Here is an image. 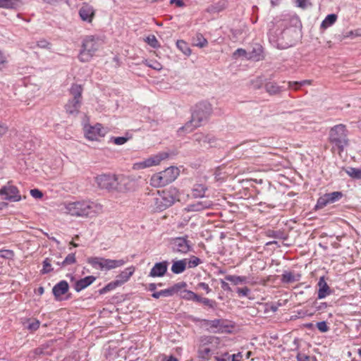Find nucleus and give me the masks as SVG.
Listing matches in <instances>:
<instances>
[{"label":"nucleus","instance_id":"27","mask_svg":"<svg viewBox=\"0 0 361 361\" xmlns=\"http://www.w3.org/2000/svg\"><path fill=\"white\" fill-rule=\"evenodd\" d=\"M248 60L259 61L264 59L263 48L259 44H255L251 51L248 52Z\"/></svg>","mask_w":361,"mask_h":361},{"label":"nucleus","instance_id":"43","mask_svg":"<svg viewBox=\"0 0 361 361\" xmlns=\"http://www.w3.org/2000/svg\"><path fill=\"white\" fill-rule=\"evenodd\" d=\"M143 63L147 66L156 71H160L162 69V65L157 61L145 60V61H143Z\"/></svg>","mask_w":361,"mask_h":361},{"label":"nucleus","instance_id":"14","mask_svg":"<svg viewBox=\"0 0 361 361\" xmlns=\"http://www.w3.org/2000/svg\"><path fill=\"white\" fill-rule=\"evenodd\" d=\"M116 180L114 190L127 192L133 189V180L124 175H116Z\"/></svg>","mask_w":361,"mask_h":361},{"label":"nucleus","instance_id":"30","mask_svg":"<svg viewBox=\"0 0 361 361\" xmlns=\"http://www.w3.org/2000/svg\"><path fill=\"white\" fill-rule=\"evenodd\" d=\"M178 293L180 298L187 300L196 302L197 299H198V295L191 290H185V288L180 289Z\"/></svg>","mask_w":361,"mask_h":361},{"label":"nucleus","instance_id":"32","mask_svg":"<svg viewBox=\"0 0 361 361\" xmlns=\"http://www.w3.org/2000/svg\"><path fill=\"white\" fill-rule=\"evenodd\" d=\"M176 44V47L186 56H189L191 54L192 50L185 41L178 39Z\"/></svg>","mask_w":361,"mask_h":361},{"label":"nucleus","instance_id":"20","mask_svg":"<svg viewBox=\"0 0 361 361\" xmlns=\"http://www.w3.org/2000/svg\"><path fill=\"white\" fill-rule=\"evenodd\" d=\"M69 288L68 283L66 281H61L56 283L52 289L53 294L57 300L62 299V295L66 294Z\"/></svg>","mask_w":361,"mask_h":361},{"label":"nucleus","instance_id":"4","mask_svg":"<svg viewBox=\"0 0 361 361\" xmlns=\"http://www.w3.org/2000/svg\"><path fill=\"white\" fill-rule=\"evenodd\" d=\"M102 44V40L94 35H86L81 42V49L78 59L81 62L90 61L99 51Z\"/></svg>","mask_w":361,"mask_h":361},{"label":"nucleus","instance_id":"49","mask_svg":"<svg viewBox=\"0 0 361 361\" xmlns=\"http://www.w3.org/2000/svg\"><path fill=\"white\" fill-rule=\"evenodd\" d=\"M129 137H112L111 140L116 145H122L125 144L128 140Z\"/></svg>","mask_w":361,"mask_h":361},{"label":"nucleus","instance_id":"13","mask_svg":"<svg viewBox=\"0 0 361 361\" xmlns=\"http://www.w3.org/2000/svg\"><path fill=\"white\" fill-rule=\"evenodd\" d=\"M0 196L5 200L18 202L21 200L19 190L17 187L8 184L0 189Z\"/></svg>","mask_w":361,"mask_h":361},{"label":"nucleus","instance_id":"26","mask_svg":"<svg viewBox=\"0 0 361 361\" xmlns=\"http://www.w3.org/2000/svg\"><path fill=\"white\" fill-rule=\"evenodd\" d=\"M212 206V203L209 200L197 201L193 204L188 205L187 210L188 212H199L206 209H209Z\"/></svg>","mask_w":361,"mask_h":361},{"label":"nucleus","instance_id":"29","mask_svg":"<svg viewBox=\"0 0 361 361\" xmlns=\"http://www.w3.org/2000/svg\"><path fill=\"white\" fill-rule=\"evenodd\" d=\"M186 268V259H181L174 262L171 267V271L178 274L183 273Z\"/></svg>","mask_w":361,"mask_h":361},{"label":"nucleus","instance_id":"3","mask_svg":"<svg viewBox=\"0 0 361 361\" xmlns=\"http://www.w3.org/2000/svg\"><path fill=\"white\" fill-rule=\"evenodd\" d=\"M212 112V105L207 102H202L195 105L192 113L191 120L182 128L186 131H191L194 128L201 125Z\"/></svg>","mask_w":361,"mask_h":361},{"label":"nucleus","instance_id":"11","mask_svg":"<svg viewBox=\"0 0 361 361\" xmlns=\"http://www.w3.org/2000/svg\"><path fill=\"white\" fill-rule=\"evenodd\" d=\"M170 245L174 252L181 254L189 252L192 247V245L191 242L188 240L187 236L172 238L170 241Z\"/></svg>","mask_w":361,"mask_h":361},{"label":"nucleus","instance_id":"45","mask_svg":"<svg viewBox=\"0 0 361 361\" xmlns=\"http://www.w3.org/2000/svg\"><path fill=\"white\" fill-rule=\"evenodd\" d=\"M121 286L119 283L115 279L114 281L109 283L106 286H105L102 290L101 293H106L108 291L112 290L116 288Z\"/></svg>","mask_w":361,"mask_h":361},{"label":"nucleus","instance_id":"23","mask_svg":"<svg viewBox=\"0 0 361 361\" xmlns=\"http://www.w3.org/2000/svg\"><path fill=\"white\" fill-rule=\"evenodd\" d=\"M81 106V100L77 99H71L65 105V109L67 114L70 115H77L79 113Z\"/></svg>","mask_w":361,"mask_h":361},{"label":"nucleus","instance_id":"47","mask_svg":"<svg viewBox=\"0 0 361 361\" xmlns=\"http://www.w3.org/2000/svg\"><path fill=\"white\" fill-rule=\"evenodd\" d=\"M196 302H202L203 303L204 305H207L211 308H214V305H215V302L210 300V299H208V298H202L200 297V295H198V299H197Z\"/></svg>","mask_w":361,"mask_h":361},{"label":"nucleus","instance_id":"48","mask_svg":"<svg viewBox=\"0 0 361 361\" xmlns=\"http://www.w3.org/2000/svg\"><path fill=\"white\" fill-rule=\"evenodd\" d=\"M330 204L326 195L324 194L323 196L320 197L317 202V207L323 208L327 204Z\"/></svg>","mask_w":361,"mask_h":361},{"label":"nucleus","instance_id":"59","mask_svg":"<svg viewBox=\"0 0 361 361\" xmlns=\"http://www.w3.org/2000/svg\"><path fill=\"white\" fill-rule=\"evenodd\" d=\"M30 195L35 199H40L42 197V192L38 189H32L30 190Z\"/></svg>","mask_w":361,"mask_h":361},{"label":"nucleus","instance_id":"25","mask_svg":"<svg viewBox=\"0 0 361 361\" xmlns=\"http://www.w3.org/2000/svg\"><path fill=\"white\" fill-rule=\"evenodd\" d=\"M194 140L201 145L207 147V145L211 146L214 142L215 138L211 135H205L202 133H198L194 135Z\"/></svg>","mask_w":361,"mask_h":361},{"label":"nucleus","instance_id":"52","mask_svg":"<svg viewBox=\"0 0 361 361\" xmlns=\"http://www.w3.org/2000/svg\"><path fill=\"white\" fill-rule=\"evenodd\" d=\"M14 256V253L11 250H0V257L5 259H11Z\"/></svg>","mask_w":361,"mask_h":361},{"label":"nucleus","instance_id":"10","mask_svg":"<svg viewBox=\"0 0 361 361\" xmlns=\"http://www.w3.org/2000/svg\"><path fill=\"white\" fill-rule=\"evenodd\" d=\"M201 345L198 350L199 356L202 358H206L210 353L218 348L220 343V338L216 336H202L200 338Z\"/></svg>","mask_w":361,"mask_h":361},{"label":"nucleus","instance_id":"17","mask_svg":"<svg viewBox=\"0 0 361 361\" xmlns=\"http://www.w3.org/2000/svg\"><path fill=\"white\" fill-rule=\"evenodd\" d=\"M186 286H187V284L185 282H180V283H176L175 285H173V286H171L169 288L157 291V292H154L152 294V296L156 299L159 298L160 297H170V296L173 295L176 293H178L180 289L184 288Z\"/></svg>","mask_w":361,"mask_h":361},{"label":"nucleus","instance_id":"33","mask_svg":"<svg viewBox=\"0 0 361 361\" xmlns=\"http://www.w3.org/2000/svg\"><path fill=\"white\" fill-rule=\"evenodd\" d=\"M337 20V16L334 13L329 14L321 23V28L325 30L333 25Z\"/></svg>","mask_w":361,"mask_h":361},{"label":"nucleus","instance_id":"34","mask_svg":"<svg viewBox=\"0 0 361 361\" xmlns=\"http://www.w3.org/2000/svg\"><path fill=\"white\" fill-rule=\"evenodd\" d=\"M265 89L267 92L269 94H276L282 91V87L279 86L276 82H269L265 85Z\"/></svg>","mask_w":361,"mask_h":361},{"label":"nucleus","instance_id":"16","mask_svg":"<svg viewBox=\"0 0 361 361\" xmlns=\"http://www.w3.org/2000/svg\"><path fill=\"white\" fill-rule=\"evenodd\" d=\"M78 15L83 22L91 23L95 16V9L87 3H83L78 11Z\"/></svg>","mask_w":361,"mask_h":361},{"label":"nucleus","instance_id":"58","mask_svg":"<svg viewBox=\"0 0 361 361\" xmlns=\"http://www.w3.org/2000/svg\"><path fill=\"white\" fill-rule=\"evenodd\" d=\"M7 63V58L5 54L0 51V71L4 69Z\"/></svg>","mask_w":361,"mask_h":361},{"label":"nucleus","instance_id":"37","mask_svg":"<svg viewBox=\"0 0 361 361\" xmlns=\"http://www.w3.org/2000/svg\"><path fill=\"white\" fill-rule=\"evenodd\" d=\"M294 274L291 271H284L281 276V281L283 283H290L298 281Z\"/></svg>","mask_w":361,"mask_h":361},{"label":"nucleus","instance_id":"44","mask_svg":"<svg viewBox=\"0 0 361 361\" xmlns=\"http://www.w3.org/2000/svg\"><path fill=\"white\" fill-rule=\"evenodd\" d=\"M145 42L153 48H158L160 47V44L158 42L157 37L153 35L147 37Z\"/></svg>","mask_w":361,"mask_h":361},{"label":"nucleus","instance_id":"12","mask_svg":"<svg viewBox=\"0 0 361 361\" xmlns=\"http://www.w3.org/2000/svg\"><path fill=\"white\" fill-rule=\"evenodd\" d=\"M166 157V154L160 153L159 154L152 156L145 160L133 164V169L134 170H141L153 166H157L159 165L160 162L165 159Z\"/></svg>","mask_w":361,"mask_h":361},{"label":"nucleus","instance_id":"2","mask_svg":"<svg viewBox=\"0 0 361 361\" xmlns=\"http://www.w3.org/2000/svg\"><path fill=\"white\" fill-rule=\"evenodd\" d=\"M179 192L176 188L158 190L149 199V208L152 212H160L171 207L178 200Z\"/></svg>","mask_w":361,"mask_h":361},{"label":"nucleus","instance_id":"60","mask_svg":"<svg viewBox=\"0 0 361 361\" xmlns=\"http://www.w3.org/2000/svg\"><path fill=\"white\" fill-rule=\"evenodd\" d=\"M197 288L204 290L207 293H210L212 290L209 285L204 282L199 283L197 286Z\"/></svg>","mask_w":361,"mask_h":361},{"label":"nucleus","instance_id":"31","mask_svg":"<svg viewBox=\"0 0 361 361\" xmlns=\"http://www.w3.org/2000/svg\"><path fill=\"white\" fill-rule=\"evenodd\" d=\"M225 279L234 285L243 284L248 282L247 277L244 276L227 275Z\"/></svg>","mask_w":361,"mask_h":361},{"label":"nucleus","instance_id":"39","mask_svg":"<svg viewBox=\"0 0 361 361\" xmlns=\"http://www.w3.org/2000/svg\"><path fill=\"white\" fill-rule=\"evenodd\" d=\"M345 172L349 176H350L353 178H361V169L350 167L345 170Z\"/></svg>","mask_w":361,"mask_h":361},{"label":"nucleus","instance_id":"46","mask_svg":"<svg viewBox=\"0 0 361 361\" xmlns=\"http://www.w3.org/2000/svg\"><path fill=\"white\" fill-rule=\"evenodd\" d=\"M42 264H43V267L41 271L42 274H48L53 270V269L51 267V260L49 258H46L43 261Z\"/></svg>","mask_w":361,"mask_h":361},{"label":"nucleus","instance_id":"35","mask_svg":"<svg viewBox=\"0 0 361 361\" xmlns=\"http://www.w3.org/2000/svg\"><path fill=\"white\" fill-rule=\"evenodd\" d=\"M71 94L73 95L72 99H82V87L80 85L73 84L72 85L71 90Z\"/></svg>","mask_w":361,"mask_h":361},{"label":"nucleus","instance_id":"57","mask_svg":"<svg viewBox=\"0 0 361 361\" xmlns=\"http://www.w3.org/2000/svg\"><path fill=\"white\" fill-rule=\"evenodd\" d=\"M224 356H228V358L230 357L228 353H226L224 354ZM231 361H242L243 358V353L241 352H238V353L233 354L231 355Z\"/></svg>","mask_w":361,"mask_h":361},{"label":"nucleus","instance_id":"55","mask_svg":"<svg viewBox=\"0 0 361 361\" xmlns=\"http://www.w3.org/2000/svg\"><path fill=\"white\" fill-rule=\"evenodd\" d=\"M236 292L240 297H246L250 293V290L247 287L238 288Z\"/></svg>","mask_w":361,"mask_h":361},{"label":"nucleus","instance_id":"18","mask_svg":"<svg viewBox=\"0 0 361 361\" xmlns=\"http://www.w3.org/2000/svg\"><path fill=\"white\" fill-rule=\"evenodd\" d=\"M207 325L214 332L226 333L230 332L231 326L228 325L227 322L224 319L208 320Z\"/></svg>","mask_w":361,"mask_h":361},{"label":"nucleus","instance_id":"53","mask_svg":"<svg viewBox=\"0 0 361 361\" xmlns=\"http://www.w3.org/2000/svg\"><path fill=\"white\" fill-rule=\"evenodd\" d=\"M251 85L254 89H259L263 85V78L261 77L257 78L256 79L252 80Z\"/></svg>","mask_w":361,"mask_h":361},{"label":"nucleus","instance_id":"19","mask_svg":"<svg viewBox=\"0 0 361 361\" xmlns=\"http://www.w3.org/2000/svg\"><path fill=\"white\" fill-rule=\"evenodd\" d=\"M168 265L169 263L166 261L156 263L151 269L149 273V276L155 278L164 276L167 271Z\"/></svg>","mask_w":361,"mask_h":361},{"label":"nucleus","instance_id":"21","mask_svg":"<svg viewBox=\"0 0 361 361\" xmlns=\"http://www.w3.org/2000/svg\"><path fill=\"white\" fill-rule=\"evenodd\" d=\"M135 271V267L134 266L128 267L116 276V280L120 286H122L130 280Z\"/></svg>","mask_w":361,"mask_h":361},{"label":"nucleus","instance_id":"15","mask_svg":"<svg viewBox=\"0 0 361 361\" xmlns=\"http://www.w3.org/2000/svg\"><path fill=\"white\" fill-rule=\"evenodd\" d=\"M116 180V175L102 174L96 177V183L99 188L108 190H114Z\"/></svg>","mask_w":361,"mask_h":361},{"label":"nucleus","instance_id":"56","mask_svg":"<svg viewBox=\"0 0 361 361\" xmlns=\"http://www.w3.org/2000/svg\"><path fill=\"white\" fill-rule=\"evenodd\" d=\"M317 327L319 331L322 333L327 332L329 331V326L326 322L322 321L317 323Z\"/></svg>","mask_w":361,"mask_h":361},{"label":"nucleus","instance_id":"24","mask_svg":"<svg viewBox=\"0 0 361 361\" xmlns=\"http://www.w3.org/2000/svg\"><path fill=\"white\" fill-rule=\"evenodd\" d=\"M317 285L319 286L317 293L318 299L325 298L331 293V289L326 282L324 276L319 278Z\"/></svg>","mask_w":361,"mask_h":361},{"label":"nucleus","instance_id":"36","mask_svg":"<svg viewBox=\"0 0 361 361\" xmlns=\"http://www.w3.org/2000/svg\"><path fill=\"white\" fill-rule=\"evenodd\" d=\"M76 262V258L75 253L68 254L66 258L61 263L57 262V264L61 267H66L71 264H73Z\"/></svg>","mask_w":361,"mask_h":361},{"label":"nucleus","instance_id":"1","mask_svg":"<svg viewBox=\"0 0 361 361\" xmlns=\"http://www.w3.org/2000/svg\"><path fill=\"white\" fill-rule=\"evenodd\" d=\"M62 209L73 217L93 218L103 212V205L97 202L81 200L64 202Z\"/></svg>","mask_w":361,"mask_h":361},{"label":"nucleus","instance_id":"9","mask_svg":"<svg viewBox=\"0 0 361 361\" xmlns=\"http://www.w3.org/2000/svg\"><path fill=\"white\" fill-rule=\"evenodd\" d=\"M83 130L85 138L90 141H99L108 132L107 128L101 123H85L83 126Z\"/></svg>","mask_w":361,"mask_h":361},{"label":"nucleus","instance_id":"38","mask_svg":"<svg viewBox=\"0 0 361 361\" xmlns=\"http://www.w3.org/2000/svg\"><path fill=\"white\" fill-rule=\"evenodd\" d=\"M18 0H0V8H13L18 6Z\"/></svg>","mask_w":361,"mask_h":361},{"label":"nucleus","instance_id":"7","mask_svg":"<svg viewBox=\"0 0 361 361\" xmlns=\"http://www.w3.org/2000/svg\"><path fill=\"white\" fill-rule=\"evenodd\" d=\"M87 262L94 269L101 271H109L126 264L128 259H111L99 257H92L87 259Z\"/></svg>","mask_w":361,"mask_h":361},{"label":"nucleus","instance_id":"6","mask_svg":"<svg viewBox=\"0 0 361 361\" xmlns=\"http://www.w3.org/2000/svg\"><path fill=\"white\" fill-rule=\"evenodd\" d=\"M178 168L170 166L165 170L154 174L150 178V184L156 188L163 187L175 180L179 176Z\"/></svg>","mask_w":361,"mask_h":361},{"label":"nucleus","instance_id":"61","mask_svg":"<svg viewBox=\"0 0 361 361\" xmlns=\"http://www.w3.org/2000/svg\"><path fill=\"white\" fill-rule=\"evenodd\" d=\"M296 359L297 361H310V356L304 353H299L296 356Z\"/></svg>","mask_w":361,"mask_h":361},{"label":"nucleus","instance_id":"8","mask_svg":"<svg viewBox=\"0 0 361 361\" xmlns=\"http://www.w3.org/2000/svg\"><path fill=\"white\" fill-rule=\"evenodd\" d=\"M329 141L334 147L343 151L348 144L347 134L345 126L342 124L334 126L329 132Z\"/></svg>","mask_w":361,"mask_h":361},{"label":"nucleus","instance_id":"22","mask_svg":"<svg viewBox=\"0 0 361 361\" xmlns=\"http://www.w3.org/2000/svg\"><path fill=\"white\" fill-rule=\"evenodd\" d=\"M95 280L96 277L94 276H87L83 279H80L75 282L74 289L76 292H80L90 286Z\"/></svg>","mask_w":361,"mask_h":361},{"label":"nucleus","instance_id":"41","mask_svg":"<svg viewBox=\"0 0 361 361\" xmlns=\"http://www.w3.org/2000/svg\"><path fill=\"white\" fill-rule=\"evenodd\" d=\"M312 80H305L300 82H288V87L294 90H298L300 86L305 85H311Z\"/></svg>","mask_w":361,"mask_h":361},{"label":"nucleus","instance_id":"42","mask_svg":"<svg viewBox=\"0 0 361 361\" xmlns=\"http://www.w3.org/2000/svg\"><path fill=\"white\" fill-rule=\"evenodd\" d=\"M248 56H249L248 52L245 49H242V48H239V49H236L233 54V57L234 59H238L239 57H242L245 59L248 60Z\"/></svg>","mask_w":361,"mask_h":361},{"label":"nucleus","instance_id":"50","mask_svg":"<svg viewBox=\"0 0 361 361\" xmlns=\"http://www.w3.org/2000/svg\"><path fill=\"white\" fill-rule=\"evenodd\" d=\"M200 263L201 260L200 258L195 256H192L188 260V266L189 268H194L198 266Z\"/></svg>","mask_w":361,"mask_h":361},{"label":"nucleus","instance_id":"63","mask_svg":"<svg viewBox=\"0 0 361 361\" xmlns=\"http://www.w3.org/2000/svg\"><path fill=\"white\" fill-rule=\"evenodd\" d=\"M307 0H296V5L300 8H305L307 6Z\"/></svg>","mask_w":361,"mask_h":361},{"label":"nucleus","instance_id":"5","mask_svg":"<svg viewBox=\"0 0 361 361\" xmlns=\"http://www.w3.org/2000/svg\"><path fill=\"white\" fill-rule=\"evenodd\" d=\"M300 23L299 18L296 16L284 15L281 18H276L273 27L269 32V39L274 42L279 41L286 29L292 25L296 27Z\"/></svg>","mask_w":361,"mask_h":361},{"label":"nucleus","instance_id":"62","mask_svg":"<svg viewBox=\"0 0 361 361\" xmlns=\"http://www.w3.org/2000/svg\"><path fill=\"white\" fill-rule=\"evenodd\" d=\"M37 45L40 48H49L50 43L45 39H42L37 42Z\"/></svg>","mask_w":361,"mask_h":361},{"label":"nucleus","instance_id":"28","mask_svg":"<svg viewBox=\"0 0 361 361\" xmlns=\"http://www.w3.org/2000/svg\"><path fill=\"white\" fill-rule=\"evenodd\" d=\"M207 188L202 184H195L192 189V195L195 198L203 197Z\"/></svg>","mask_w":361,"mask_h":361},{"label":"nucleus","instance_id":"54","mask_svg":"<svg viewBox=\"0 0 361 361\" xmlns=\"http://www.w3.org/2000/svg\"><path fill=\"white\" fill-rule=\"evenodd\" d=\"M39 325H40L39 321L35 319L28 324L27 328V329H29L32 331H36L39 327Z\"/></svg>","mask_w":361,"mask_h":361},{"label":"nucleus","instance_id":"51","mask_svg":"<svg viewBox=\"0 0 361 361\" xmlns=\"http://www.w3.org/2000/svg\"><path fill=\"white\" fill-rule=\"evenodd\" d=\"M207 44H208L207 40L201 34H198L197 35V43H196L197 47L202 48V47L207 46Z\"/></svg>","mask_w":361,"mask_h":361},{"label":"nucleus","instance_id":"64","mask_svg":"<svg viewBox=\"0 0 361 361\" xmlns=\"http://www.w3.org/2000/svg\"><path fill=\"white\" fill-rule=\"evenodd\" d=\"M8 128L6 125L0 123V137L6 133Z\"/></svg>","mask_w":361,"mask_h":361},{"label":"nucleus","instance_id":"40","mask_svg":"<svg viewBox=\"0 0 361 361\" xmlns=\"http://www.w3.org/2000/svg\"><path fill=\"white\" fill-rule=\"evenodd\" d=\"M329 200V202L330 204L334 203L337 201H338L343 196V194L341 192L336 191L330 193H326L325 194Z\"/></svg>","mask_w":361,"mask_h":361}]
</instances>
